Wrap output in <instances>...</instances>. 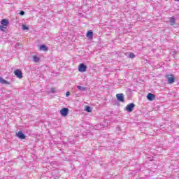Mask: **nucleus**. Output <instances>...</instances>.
<instances>
[{"label":"nucleus","mask_w":179,"mask_h":179,"mask_svg":"<svg viewBox=\"0 0 179 179\" xmlns=\"http://www.w3.org/2000/svg\"><path fill=\"white\" fill-rule=\"evenodd\" d=\"M166 78L167 79L169 85H172V83L176 81V78H174V76L172 74L166 75Z\"/></svg>","instance_id":"1"},{"label":"nucleus","mask_w":179,"mask_h":179,"mask_svg":"<svg viewBox=\"0 0 179 179\" xmlns=\"http://www.w3.org/2000/svg\"><path fill=\"white\" fill-rule=\"evenodd\" d=\"M125 108L126 111H127L128 113H132V111H134V108H135V103H131L128 104Z\"/></svg>","instance_id":"2"},{"label":"nucleus","mask_w":179,"mask_h":179,"mask_svg":"<svg viewBox=\"0 0 179 179\" xmlns=\"http://www.w3.org/2000/svg\"><path fill=\"white\" fill-rule=\"evenodd\" d=\"M116 97L118 101H120V103H125V98L124 97V94H117Z\"/></svg>","instance_id":"3"},{"label":"nucleus","mask_w":179,"mask_h":179,"mask_svg":"<svg viewBox=\"0 0 179 179\" xmlns=\"http://www.w3.org/2000/svg\"><path fill=\"white\" fill-rule=\"evenodd\" d=\"M87 69V66L83 63H81L78 66L79 72H86Z\"/></svg>","instance_id":"4"},{"label":"nucleus","mask_w":179,"mask_h":179,"mask_svg":"<svg viewBox=\"0 0 179 179\" xmlns=\"http://www.w3.org/2000/svg\"><path fill=\"white\" fill-rule=\"evenodd\" d=\"M68 113H69V109H68V108H63L60 110V114L62 117H66V115H68Z\"/></svg>","instance_id":"5"},{"label":"nucleus","mask_w":179,"mask_h":179,"mask_svg":"<svg viewBox=\"0 0 179 179\" xmlns=\"http://www.w3.org/2000/svg\"><path fill=\"white\" fill-rule=\"evenodd\" d=\"M14 75H15L17 78H19V79H22V78H23V73H22V71L20 69L14 71Z\"/></svg>","instance_id":"6"},{"label":"nucleus","mask_w":179,"mask_h":179,"mask_svg":"<svg viewBox=\"0 0 179 179\" xmlns=\"http://www.w3.org/2000/svg\"><path fill=\"white\" fill-rule=\"evenodd\" d=\"M16 136L19 138V139H26V135H24L22 131H18V133L16 134Z\"/></svg>","instance_id":"7"},{"label":"nucleus","mask_w":179,"mask_h":179,"mask_svg":"<svg viewBox=\"0 0 179 179\" xmlns=\"http://www.w3.org/2000/svg\"><path fill=\"white\" fill-rule=\"evenodd\" d=\"M147 99L149 100V101H153V100H156V95L149 93L147 95Z\"/></svg>","instance_id":"8"},{"label":"nucleus","mask_w":179,"mask_h":179,"mask_svg":"<svg viewBox=\"0 0 179 179\" xmlns=\"http://www.w3.org/2000/svg\"><path fill=\"white\" fill-rule=\"evenodd\" d=\"M0 83H1V85H10V82L4 80L2 77H0Z\"/></svg>","instance_id":"9"},{"label":"nucleus","mask_w":179,"mask_h":179,"mask_svg":"<svg viewBox=\"0 0 179 179\" xmlns=\"http://www.w3.org/2000/svg\"><path fill=\"white\" fill-rule=\"evenodd\" d=\"M1 24H2V26H8L9 25V20H8L6 19H3L1 21Z\"/></svg>","instance_id":"10"},{"label":"nucleus","mask_w":179,"mask_h":179,"mask_svg":"<svg viewBox=\"0 0 179 179\" xmlns=\"http://www.w3.org/2000/svg\"><path fill=\"white\" fill-rule=\"evenodd\" d=\"M39 50L41 51H48V47H47L45 45H41Z\"/></svg>","instance_id":"11"},{"label":"nucleus","mask_w":179,"mask_h":179,"mask_svg":"<svg viewBox=\"0 0 179 179\" xmlns=\"http://www.w3.org/2000/svg\"><path fill=\"white\" fill-rule=\"evenodd\" d=\"M77 89H78V90H80V92H86V90H87V88H86L85 87H82L80 85L77 86Z\"/></svg>","instance_id":"12"},{"label":"nucleus","mask_w":179,"mask_h":179,"mask_svg":"<svg viewBox=\"0 0 179 179\" xmlns=\"http://www.w3.org/2000/svg\"><path fill=\"white\" fill-rule=\"evenodd\" d=\"M87 37H88V38H93V31L92 30L87 31Z\"/></svg>","instance_id":"13"},{"label":"nucleus","mask_w":179,"mask_h":179,"mask_svg":"<svg viewBox=\"0 0 179 179\" xmlns=\"http://www.w3.org/2000/svg\"><path fill=\"white\" fill-rule=\"evenodd\" d=\"M169 22H170L171 24L173 26L174 24V23H176V18H174L173 17H170Z\"/></svg>","instance_id":"14"},{"label":"nucleus","mask_w":179,"mask_h":179,"mask_svg":"<svg viewBox=\"0 0 179 179\" xmlns=\"http://www.w3.org/2000/svg\"><path fill=\"white\" fill-rule=\"evenodd\" d=\"M33 59H34V62H38V61H40V57L37 56H34Z\"/></svg>","instance_id":"15"},{"label":"nucleus","mask_w":179,"mask_h":179,"mask_svg":"<svg viewBox=\"0 0 179 179\" xmlns=\"http://www.w3.org/2000/svg\"><path fill=\"white\" fill-rule=\"evenodd\" d=\"M85 111H87V113H92V108L89 106H87L85 107Z\"/></svg>","instance_id":"16"},{"label":"nucleus","mask_w":179,"mask_h":179,"mask_svg":"<svg viewBox=\"0 0 179 179\" xmlns=\"http://www.w3.org/2000/svg\"><path fill=\"white\" fill-rule=\"evenodd\" d=\"M0 30H1V31H6V27L4 25H0Z\"/></svg>","instance_id":"17"},{"label":"nucleus","mask_w":179,"mask_h":179,"mask_svg":"<svg viewBox=\"0 0 179 179\" xmlns=\"http://www.w3.org/2000/svg\"><path fill=\"white\" fill-rule=\"evenodd\" d=\"M29 26L24 24L22 25V30H29Z\"/></svg>","instance_id":"18"},{"label":"nucleus","mask_w":179,"mask_h":179,"mask_svg":"<svg viewBox=\"0 0 179 179\" xmlns=\"http://www.w3.org/2000/svg\"><path fill=\"white\" fill-rule=\"evenodd\" d=\"M129 57H130V58H131V59L135 58V54H134V53H132V52L129 53Z\"/></svg>","instance_id":"19"},{"label":"nucleus","mask_w":179,"mask_h":179,"mask_svg":"<svg viewBox=\"0 0 179 179\" xmlns=\"http://www.w3.org/2000/svg\"><path fill=\"white\" fill-rule=\"evenodd\" d=\"M50 92H51V93H57V92L55 91V88L52 87V88L50 89Z\"/></svg>","instance_id":"20"},{"label":"nucleus","mask_w":179,"mask_h":179,"mask_svg":"<svg viewBox=\"0 0 179 179\" xmlns=\"http://www.w3.org/2000/svg\"><path fill=\"white\" fill-rule=\"evenodd\" d=\"M20 15L21 16H24V11L21 10V11L20 12Z\"/></svg>","instance_id":"21"},{"label":"nucleus","mask_w":179,"mask_h":179,"mask_svg":"<svg viewBox=\"0 0 179 179\" xmlns=\"http://www.w3.org/2000/svg\"><path fill=\"white\" fill-rule=\"evenodd\" d=\"M66 97H69V96H71V92H67L66 93Z\"/></svg>","instance_id":"22"},{"label":"nucleus","mask_w":179,"mask_h":179,"mask_svg":"<svg viewBox=\"0 0 179 179\" xmlns=\"http://www.w3.org/2000/svg\"><path fill=\"white\" fill-rule=\"evenodd\" d=\"M175 1H177V2H179V0H175Z\"/></svg>","instance_id":"23"},{"label":"nucleus","mask_w":179,"mask_h":179,"mask_svg":"<svg viewBox=\"0 0 179 179\" xmlns=\"http://www.w3.org/2000/svg\"><path fill=\"white\" fill-rule=\"evenodd\" d=\"M165 1H168V0H165Z\"/></svg>","instance_id":"24"}]
</instances>
